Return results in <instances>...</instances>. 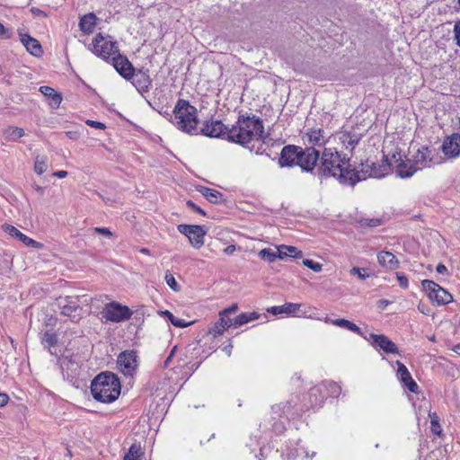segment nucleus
<instances>
[{
  "label": "nucleus",
  "instance_id": "nucleus-1",
  "mask_svg": "<svg viewBox=\"0 0 460 460\" xmlns=\"http://www.w3.org/2000/svg\"><path fill=\"white\" fill-rule=\"evenodd\" d=\"M325 177H334L342 184L355 185L361 179L357 172L349 169V160L341 158L340 153L332 148H324L319 167Z\"/></svg>",
  "mask_w": 460,
  "mask_h": 460
},
{
  "label": "nucleus",
  "instance_id": "nucleus-2",
  "mask_svg": "<svg viewBox=\"0 0 460 460\" xmlns=\"http://www.w3.org/2000/svg\"><path fill=\"white\" fill-rule=\"evenodd\" d=\"M263 122L256 116L240 115L234 125L228 128L226 139L229 142L245 146L252 141L262 138Z\"/></svg>",
  "mask_w": 460,
  "mask_h": 460
},
{
  "label": "nucleus",
  "instance_id": "nucleus-3",
  "mask_svg": "<svg viewBox=\"0 0 460 460\" xmlns=\"http://www.w3.org/2000/svg\"><path fill=\"white\" fill-rule=\"evenodd\" d=\"M121 385L118 376L111 372L99 374L91 384L93 397L101 402H114L120 394Z\"/></svg>",
  "mask_w": 460,
  "mask_h": 460
},
{
  "label": "nucleus",
  "instance_id": "nucleus-4",
  "mask_svg": "<svg viewBox=\"0 0 460 460\" xmlns=\"http://www.w3.org/2000/svg\"><path fill=\"white\" fill-rule=\"evenodd\" d=\"M173 116L170 117L172 123L181 131L194 135L197 134L198 111L188 101L179 99L172 111Z\"/></svg>",
  "mask_w": 460,
  "mask_h": 460
},
{
  "label": "nucleus",
  "instance_id": "nucleus-5",
  "mask_svg": "<svg viewBox=\"0 0 460 460\" xmlns=\"http://www.w3.org/2000/svg\"><path fill=\"white\" fill-rule=\"evenodd\" d=\"M91 50L98 58L109 61L119 51L118 42L110 35L98 33L89 45Z\"/></svg>",
  "mask_w": 460,
  "mask_h": 460
},
{
  "label": "nucleus",
  "instance_id": "nucleus-6",
  "mask_svg": "<svg viewBox=\"0 0 460 460\" xmlns=\"http://www.w3.org/2000/svg\"><path fill=\"white\" fill-rule=\"evenodd\" d=\"M421 285L429 298L436 302L438 305H447L453 301V296L436 282L424 279Z\"/></svg>",
  "mask_w": 460,
  "mask_h": 460
},
{
  "label": "nucleus",
  "instance_id": "nucleus-7",
  "mask_svg": "<svg viewBox=\"0 0 460 460\" xmlns=\"http://www.w3.org/2000/svg\"><path fill=\"white\" fill-rule=\"evenodd\" d=\"M102 314L108 322L121 323L128 320L133 313L127 305L113 301L105 305Z\"/></svg>",
  "mask_w": 460,
  "mask_h": 460
},
{
  "label": "nucleus",
  "instance_id": "nucleus-8",
  "mask_svg": "<svg viewBox=\"0 0 460 460\" xmlns=\"http://www.w3.org/2000/svg\"><path fill=\"white\" fill-rule=\"evenodd\" d=\"M178 231L186 235L191 245L199 249L204 244L207 229L203 226L181 224L177 226Z\"/></svg>",
  "mask_w": 460,
  "mask_h": 460
},
{
  "label": "nucleus",
  "instance_id": "nucleus-9",
  "mask_svg": "<svg viewBox=\"0 0 460 460\" xmlns=\"http://www.w3.org/2000/svg\"><path fill=\"white\" fill-rule=\"evenodd\" d=\"M137 358V354L134 350H125L121 352L117 360L119 369L123 375L132 376L138 367Z\"/></svg>",
  "mask_w": 460,
  "mask_h": 460
},
{
  "label": "nucleus",
  "instance_id": "nucleus-10",
  "mask_svg": "<svg viewBox=\"0 0 460 460\" xmlns=\"http://www.w3.org/2000/svg\"><path fill=\"white\" fill-rule=\"evenodd\" d=\"M297 165L303 171L313 172L319 159L320 153L314 147H300Z\"/></svg>",
  "mask_w": 460,
  "mask_h": 460
},
{
  "label": "nucleus",
  "instance_id": "nucleus-11",
  "mask_svg": "<svg viewBox=\"0 0 460 460\" xmlns=\"http://www.w3.org/2000/svg\"><path fill=\"white\" fill-rule=\"evenodd\" d=\"M61 314L69 317L73 322L80 318L81 307L78 304V296H66L59 300Z\"/></svg>",
  "mask_w": 460,
  "mask_h": 460
},
{
  "label": "nucleus",
  "instance_id": "nucleus-12",
  "mask_svg": "<svg viewBox=\"0 0 460 460\" xmlns=\"http://www.w3.org/2000/svg\"><path fill=\"white\" fill-rule=\"evenodd\" d=\"M113 67L125 79L130 80L134 75V66L126 56L119 53V50L111 59Z\"/></svg>",
  "mask_w": 460,
  "mask_h": 460
},
{
  "label": "nucleus",
  "instance_id": "nucleus-13",
  "mask_svg": "<svg viewBox=\"0 0 460 460\" xmlns=\"http://www.w3.org/2000/svg\"><path fill=\"white\" fill-rule=\"evenodd\" d=\"M339 140L346 149L353 150L363 137L359 128L343 129L339 134Z\"/></svg>",
  "mask_w": 460,
  "mask_h": 460
},
{
  "label": "nucleus",
  "instance_id": "nucleus-14",
  "mask_svg": "<svg viewBox=\"0 0 460 460\" xmlns=\"http://www.w3.org/2000/svg\"><path fill=\"white\" fill-rule=\"evenodd\" d=\"M393 161L394 163H398L395 168V173L398 177L409 178L416 172L415 167L412 165L411 159L402 160L400 154L398 155V158L397 155L394 154L389 159L390 165L393 164Z\"/></svg>",
  "mask_w": 460,
  "mask_h": 460
},
{
  "label": "nucleus",
  "instance_id": "nucleus-15",
  "mask_svg": "<svg viewBox=\"0 0 460 460\" xmlns=\"http://www.w3.org/2000/svg\"><path fill=\"white\" fill-rule=\"evenodd\" d=\"M228 128L225 126L220 120L206 121L201 128V133L209 137H221L226 136Z\"/></svg>",
  "mask_w": 460,
  "mask_h": 460
},
{
  "label": "nucleus",
  "instance_id": "nucleus-16",
  "mask_svg": "<svg viewBox=\"0 0 460 460\" xmlns=\"http://www.w3.org/2000/svg\"><path fill=\"white\" fill-rule=\"evenodd\" d=\"M300 146H286L282 148L279 163L281 167L297 165Z\"/></svg>",
  "mask_w": 460,
  "mask_h": 460
},
{
  "label": "nucleus",
  "instance_id": "nucleus-17",
  "mask_svg": "<svg viewBox=\"0 0 460 460\" xmlns=\"http://www.w3.org/2000/svg\"><path fill=\"white\" fill-rule=\"evenodd\" d=\"M442 151L447 157H456L460 155V135L454 133L447 137L442 145Z\"/></svg>",
  "mask_w": 460,
  "mask_h": 460
},
{
  "label": "nucleus",
  "instance_id": "nucleus-18",
  "mask_svg": "<svg viewBox=\"0 0 460 460\" xmlns=\"http://www.w3.org/2000/svg\"><path fill=\"white\" fill-rule=\"evenodd\" d=\"M396 365L398 367L397 369V377L403 384L407 389L414 394L418 393L419 386L417 383L412 379L409 370L401 361L397 360Z\"/></svg>",
  "mask_w": 460,
  "mask_h": 460
},
{
  "label": "nucleus",
  "instance_id": "nucleus-19",
  "mask_svg": "<svg viewBox=\"0 0 460 460\" xmlns=\"http://www.w3.org/2000/svg\"><path fill=\"white\" fill-rule=\"evenodd\" d=\"M372 339V345L376 348H379L385 353H398V348L396 344L392 341L388 337L383 334H370Z\"/></svg>",
  "mask_w": 460,
  "mask_h": 460
},
{
  "label": "nucleus",
  "instance_id": "nucleus-20",
  "mask_svg": "<svg viewBox=\"0 0 460 460\" xmlns=\"http://www.w3.org/2000/svg\"><path fill=\"white\" fill-rule=\"evenodd\" d=\"M3 228L5 233L11 235L13 238L20 240L22 243H24L28 247L32 248H40L42 246L39 242L31 239V237L22 234L20 230H18L15 226L12 225H4Z\"/></svg>",
  "mask_w": 460,
  "mask_h": 460
},
{
  "label": "nucleus",
  "instance_id": "nucleus-21",
  "mask_svg": "<svg viewBox=\"0 0 460 460\" xmlns=\"http://www.w3.org/2000/svg\"><path fill=\"white\" fill-rule=\"evenodd\" d=\"M133 85L139 93L148 92L151 86V79L147 71L138 70L134 71V75L131 77Z\"/></svg>",
  "mask_w": 460,
  "mask_h": 460
},
{
  "label": "nucleus",
  "instance_id": "nucleus-22",
  "mask_svg": "<svg viewBox=\"0 0 460 460\" xmlns=\"http://www.w3.org/2000/svg\"><path fill=\"white\" fill-rule=\"evenodd\" d=\"M411 162L412 165L415 167L416 172L429 166V163L431 162L430 151L424 147L418 149L417 152L413 155Z\"/></svg>",
  "mask_w": 460,
  "mask_h": 460
},
{
  "label": "nucleus",
  "instance_id": "nucleus-23",
  "mask_svg": "<svg viewBox=\"0 0 460 460\" xmlns=\"http://www.w3.org/2000/svg\"><path fill=\"white\" fill-rule=\"evenodd\" d=\"M20 40L26 49L33 56L40 57L42 54V48L39 40L26 33H20Z\"/></svg>",
  "mask_w": 460,
  "mask_h": 460
},
{
  "label": "nucleus",
  "instance_id": "nucleus-24",
  "mask_svg": "<svg viewBox=\"0 0 460 460\" xmlns=\"http://www.w3.org/2000/svg\"><path fill=\"white\" fill-rule=\"evenodd\" d=\"M377 261L379 264L390 270H396L399 267V261L390 252L382 251L377 254Z\"/></svg>",
  "mask_w": 460,
  "mask_h": 460
},
{
  "label": "nucleus",
  "instance_id": "nucleus-25",
  "mask_svg": "<svg viewBox=\"0 0 460 460\" xmlns=\"http://www.w3.org/2000/svg\"><path fill=\"white\" fill-rule=\"evenodd\" d=\"M310 408L321 407L323 403L325 394H323V388L320 385L313 387L309 394Z\"/></svg>",
  "mask_w": 460,
  "mask_h": 460
},
{
  "label": "nucleus",
  "instance_id": "nucleus-26",
  "mask_svg": "<svg viewBox=\"0 0 460 460\" xmlns=\"http://www.w3.org/2000/svg\"><path fill=\"white\" fill-rule=\"evenodd\" d=\"M305 137H307L308 142L313 146H321L327 141L325 133L322 128L310 129L305 134Z\"/></svg>",
  "mask_w": 460,
  "mask_h": 460
},
{
  "label": "nucleus",
  "instance_id": "nucleus-27",
  "mask_svg": "<svg viewBox=\"0 0 460 460\" xmlns=\"http://www.w3.org/2000/svg\"><path fill=\"white\" fill-rule=\"evenodd\" d=\"M40 92L44 96L49 98V100H50L49 105L52 108L57 109L59 107L61 101H62V96L60 93H57L52 87L41 86L40 88Z\"/></svg>",
  "mask_w": 460,
  "mask_h": 460
},
{
  "label": "nucleus",
  "instance_id": "nucleus-28",
  "mask_svg": "<svg viewBox=\"0 0 460 460\" xmlns=\"http://www.w3.org/2000/svg\"><path fill=\"white\" fill-rule=\"evenodd\" d=\"M232 325V319L226 318L222 315H219V320L215 323L213 327H211L208 331L209 334H212L214 337L223 334V332Z\"/></svg>",
  "mask_w": 460,
  "mask_h": 460
},
{
  "label": "nucleus",
  "instance_id": "nucleus-29",
  "mask_svg": "<svg viewBox=\"0 0 460 460\" xmlns=\"http://www.w3.org/2000/svg\"><path fill=\"white\" fill-rule=\"evenodd\" d=\"M4 137L6 141L15 142L25 135L22 128L9 126L3 132Z\"/></svg>",
  "mask_w": 460,
  "mask_h": 460
},
{
  "label": "nucleus",
  "instance_id": "nucleus-30",
  "mask_svg": "<svg viewBox=\"0 0 460 460\" xmlns=\"http://www.w3.org/2000/svg\"><path fill=\"white\" fill-rule=\"evenodd\" d=\"M325 322L331 323L332 324H333L335 326H339V327L349 330L358 335H362L360 328L358 327L354 323H352L349 320L342 319V318L331 320V319L326 318Z\"/></svg>",
  "mask_w": 460,
  "mask_h": 460
},
{
  "label": "nucleus",
  "instance_id": "nucleus-31",
  "mask_svg": "<svg viewBox=\"0 0 460 460\" xmlns=\"http://www.w3.org/2000/svg\"><path fill=\"white\" fill-rule=\"evenodd\" d=\"M259 318V314L256 312L252 313H242L234 319L232 320V325L234 328H238L245 323H248L252 321L257 320Z\"/></svg>",
  "mask_w": 460,
  "mask_h": 460
},
{
  "label": "nucleus",
  "instance_id": "nucleus-32",
  "mask_svg": "<svg viewBox=\"0 0 460 460\" xmlns=\"http://www.w3.org/2000/svg\"><path fill=\"white\" fill-rule=\"evenodd\" d=\"M278 256L280 260L287 257L300 258L302 257V252L294 246L280 245L278 247Z\"/></svg>",
  "mask_w": 460,
  "mask_h": 460
},
{
  "label": "nucleus",
  "instance_id": "nucleus-33",
  "mask_svg": "<svg viewBox=\"0 0 460 460\" xmlns=\"http://www.w3.org/2000/svg\"><path fill=\"white\" fill-rule=\"evenodd\" d=\"M96 17L93 13L84 15L79 22V26L82 31L85 33H91L95 27Z\"/></svg>",
  "mask_w": 460,
  "mask_h": 460
},
{
  "label": "nucleus",
  "instance_id": "nucleus-34",
  "mask_svg": "<svg viewBox=\"0 0 460 460\" xmlns=\"http://www.w3.org/2000/svg\"><path fill=\"white\" fill-rule=\"evenodd\" d=\"M160 314L166 317L173 326L179 328L188 327L194 323V321L186 322L183 319L177 318L168 310L161 311Z\"/></svg>",
  "mask_w": 460,
  "mask_h": 460
},
{
  "label": "nucleus",
  "instance_id": "nucleus-35",
  "mask_svg": "<svg viewBox=\"0 0 460 460\" xmlns=\"http://www.w3.org/2000/svg\"><path fill=\"white\" fill-rule=\"evenodd\" d=\"M323 391H326L332 397H338L341 392V386L332 381H326L321 385Z\"/></svg>",
  "mask_w": 460,
  "mask_h": 460
},
{
  "label": "nucleus",
  "instance_id": "nucleus-36",
  "mask_svg": "<svg viewBox=\"0 0 460 460\" xmlns=\"http://www.w3.org/2000/svg\"><path fill=\"white\" fill-rule=\"evenodd\" d=\"M200 192L208 201L213 203H217L222 198V194L218 190L208 187H202Z\"/></svg>",
  "mask_w": 460,
  "mask_h": 460
},
{
  "label": "nucleus",
  "instance_id": "nucleus-37",
  "mask_svg": "<svg viewBox=\"0 0 460 460\" xmlns=\"http://www.w3.org/2000/svg\"><path fill=\"white\" fill-rule=\"evenodd\" d=\"M259 256L268 262H274L279 259L278 249L264 248L259 252Z\"/></svg>",
  "mask_w": 460,
  "mask_h": 460
},
{
  "label": "nucleus",
  "instance_id": "nucleus-38",
  "mask_svg": "<svg viewBox=\"0 0 460 460\" xmlns=\"http://www.w3.org/2000/svg\"><path fill=\"white\" fill-rule=\"evenodd\" d=\"M430 424H431V431L432 433L441 436L442 435V428L439 424L438 417L436 413H430Z\"/></svg>",
  "mask_w": 460,
  "mask_h": 460
},
{
  "label": "nucleus",
  "instance_id": "nucleus-39",
  "mask_svg": "<svg viewBox=\"0 0 460 460\" xmlns=\"http://www.w3.org/2000/svg\"><path fill=\"white\" fill-rule=\"evenodd\" d=\"M48 164L45 157H37L34 164V171L38 174H42L47 171Z\"/></svg>",
  "mask_w": 460,
  "mask_h": 460
},
{
  "label": "nucleus",
  "instance_id": "nucleus-40",
  "mask_svg": "<svg viewBox=\"0 0 460 460\" xmlns=\"http://www.w3.org/2000/svg\"><path fill=\"white\" fill-rule=\"evenodd\" d=\"M301 305L296 303H286L281 305L282 314H295L299 310Z\"/></svg>",
  "mask_w": 460,
  "mask_h": 460
},
{
  "label": "nucleus",
  "instance_id": "nucleus-41",
  "mask_svg": "<svg viewBox=\"0 0 460 460\" xmlns=\"http://www.w3.org/2000/svg\"><path fill=\"white\" fill-rule=\"evenodd\" d=\"M140 447L137 445H132L128 452L125 455L124 460H139Z\"/></svg>",
  "mask_w": 460,
  "mask_h": 460
},
{
  "label": "nucleus",
  "instance_id": "nucleus-42",
  "mask_svg": "<svg viewBox=\"0 0 460 460\" xmlns=\"http://www.w3.org/2000/svg\"><path fill=\"white\" fill-rule=\"evenodd\" d=\"M43 342L47 344L49 348L54 347L58 342V336L53 332H46L43 336Z\"/></svg>",
  "mask_w": 460,
  "mask_h": 460
},
{
  "label": "nucleus",
  "instance_id": "nucleus-43",
  "mask_svg": "<svg viewBox=\"0 0 460 460\" xmlns=\"http://www.w3.org/2000/svg\"><path fill=\"white\" fill-rule=\"evenodd\" d=\"M303 265L314 270V272H321L323 270V265L321 263L310 259L303 260Z\"/></svg>",
  "mask_w": 460,
  "mask_h": 460
},
{
  "label": "nucleus",
  "instance_id": "nucleus-44",
  "mask_svg": "<svg viewBox=\"0 0 460 460\" xmlns=\"http://www.w3.org/2000/svg\"><path fill=\"white\" fill-rule=\"evenodd\" d=\"M165 281L167 283V285L173 290V291H179L180 290V286L178 285L175 278L173 277L172 274L167 272L165 274Z\"/></svg>",
  "mask_w": 460,
  "mask_h": 460
},
{
  "label": "nucleus",
  "instance_id": "nucleus-45",
  "mask_svg": "<svg viewBox=\"0 0 460 460\" xmlns=\"http://www.w3.org/2000/svg\"><path fill=\"white\" fill-rule=\"evenodd\" d=\"M349 272L351 275L358 276L360 279H366L369 277V275L366 273V270L363 268L353 267Z\"/></svg>",
  "mask_w": 460,
  "mask_h": 460
},
{
  "label": "nucleus",
  "instance_id": "nucleus-46",
  "mask_svg": "<svg viewBox=\"0 0 460 460\" xmlns=\"http://www.w3.org/2000/svg\"><path fill=\"white\" fill-rule=\"evenodd\" d=\"M290 408H291L290 402H287L286 403H280V404L274 405L272 407V410L275 413H278L279 411L287 413L289 411Z\"/></svg>",
  "mask_w": 460,
  "mask_h": 460
},
{
  "label": "nucleus",
  "instance_id": "nucleus-47",
  "mask_svg": "<svg viewBox=\"0 0 460 460\" xmlns=\"http://www.w3.org/2000/svg\"><path fill=\"white\" fill-rule=\"evenodd\" d=\"M62 367H66V369H71L72 372H75L78 368V364L72 359H64L61 363Z\"/></svg>",
  "mask_w": 460,
  "mask_h": 460
},
{
  "label": "nucleus",
  "instance_id": "nucleus-48",
  "mask_svg": "<svg viewBox=\"0 0 460 460\" xmlns=\"http://www.w3.org/2000/svg\"><path fill=\"white\" fill-rule=\"evenodd\" d=\"M396 277H397L400 287L402 288H407L409 286L407 277L403 273H401V272H397Z\"/></svg>",
  "mask_w": 460,
  "mask_h": 460
},
{
  "label": "nucleus",
  "instance_id": "nucleus-49",
  "mask_svg": "<svg viewBox=\"0 0 460 460\" xmlns=\"http://www.w3.org/2000/svg\"><path fill=\"white\" fill-rule=\"evenodd\" d=\"M238 305L237 304H233L231 306L225 308L223 311L219 313V315L226 317L230 314H234L237 311Z\"/></svg>",
  "mask_w": 460,
  "mask_h": 460
},
{
  "label": "nucleus",
  "instance_id": "nucleus-50",
  "mask_svg": "<svg viewBox=\"0 0 460 460\" xmlns=\"http://www.w3.org/2000/svg\"><path fill=\"white\" fill-rule=\"evenodd\" d=\"M186 204H187L188 208H191V209H193V210H195V211L199 212V214H201V215H203V216H205V215H206L205 211H204L203 209H201L199 207H198V206H197L194 202H192L191 200H188Z\"/></svg>",
  "mask_w": 460,
  "mask_h": 460
},
{
  "label": "nucleus",
  "instance_id": "nucleus-51",
  "mask_svg": "<svg viewBox=\"0 0 460 460\" xmlns=\"http://www.w3.org/2000/svg\"><path fill=\"white\" fill-rule=\"evenodd\" d=\"M93 230L95 233H98V234H103V235H106L109 237L112 235V233L107 227H95Z\"/></svg>",
  "mask_w": 460,
  "mask_h": 460
},
{
  "label": "nucleus",
  "instance_id": "nucleus-52",
  "mask_svg": "<svg viewBox=\"0 0 460 460\" xmlns=\"http://www.w3.org/2000/svg\"><path fill=\"white\" fill-rule=\"evenodd\" d=\"M456 44L460 47V22H456L454 27Z\"/></svg>",
  "mask_w": 460,
  "mask_h": 460
},
{
  "label": "nucleus",
  "instance_id": "nucleus-53",
  "mask_svg": "<svg viewBox=\"0 0 460 460\" xmlns=\"http://www.w3.org/2000/svg\"><path fill=\"white\" fill-rule=\"evenodd\" d=\"M89 126L93 127V128H99V129H104L106 128V126L102 123V122H99V121H94V120H87L86 122Z\"/></svg>",
  "mask_w": 460,
  "mask_h": 460
},
{
  "label": "nucleus",
  "instance_id": "nucleus-54",
  "mask_svg": "<svg viewBox=\"0 0 460 460\" xmlns=\"http://www.w3.org/2000/svg\"><path fill=\"white\" fill-rule=\"evenodd\" d=\"M268 312L271 313L272 314H282L281 305L279 306H272L270 309H268Z\"/></svg>",
  "mask_w": 460,
  "mask_h": 460
},
{
  "label": "nucleus",
  "instance_id": "nucleus-55",
  "mask_svg": "<svg viewBox=\"0 0 460 460\" xmlns=\"http://www.w3.org/2000/svg\"><path fill=\"white\" fill-rule=\"evenodd\" d=\"M436 270L438 274H445L447 272V267L442 263L438 264Z\"/></svg>",
  "mask_w": 460,
  "mask_h": 460
},
{
  "label": "nucleus",
  "instance_id": "nucleus-56",
  "mask_svg": "<svg viewBox=\"0 0 460 460\" xmlns=\"http://www.w3.org/2000/svg\"><path fill=\"white\" fill-rule=\"evenodd\" d=\"M10 36L7 34V30L5 27L0 22V38L8 39Z\"/></svg>",
  "mask_w": 460,
  "mask_h": 460
},
{
  "label": "nucleus",
  "instance_id": "nucleus-57",
  "mask_svg": "<svg viewBox=\"0 0 460 460\" xmlns=\"http://www.w3.org/2000/svg\"><path fill=\"white\" fill-rule=\"evenodd\" d=\"M9 397L5 394L0 393V407L5 405L8 402Z\"/></svg>",
  "mask_w": 460,
  "mask_h": 460
},
{
  "label": "nucleus",
  "instance_id": "nucleus-58",
  "mask_svg": "<svg viewBox=\"0 0 460 460\" xmlns=\"http://www.w3.org/2000/svg\"><path fill=\"white\" fill-rule=\"evenodd\" d=\"M235 250H236L235 245L231 244V245L226 246L224 249V252L226 254H232V253H234L235 252Z\"/></svg>",
  "mask_w": 460,
  "mask_h": 460
},
{
  "label": "nucleus",
  "instance_id": "nucleus-59",
  "mask_svg": "<svg viewBox=\"0 0 460 460\" xmlns=\"http://www.w3.org/2000/svg\"><path fill=\"white\" fill-rule=\"evenodd\" d=\"M67 174H68L67 172L66 171H63V170L62 171H57V172H55L53 173L54 176H56L58 178H60V179L66 177Z\"/></svg>",
  "mask_w": 460,
  "mask_h": 460
},
{
  "label": "nucleus",
  "instance_id": "nucleus-60",
  "mask_svg": "<svg viewBox=\"0 0 460 460\" xmlns=\"http://www.w3.org/2000/svg\"><path fill=\"white\" fill-rule=\"evenodd\" d=\"M175 349H176V347H174L172 350H171V353L170 355L167 357V358L165 359L164 361V367H168L169 364H170V361H171V358L173 356L174 352H175Z\"/></svg>",
  "mask_w": 460,
  "mask_h": 460
},
{
  "label": "nucleus",
  "instance_id": "nucleus-61",
  "mask_svg": "<svg viewBox=\"0 0 460 460\" xmlns=\"http://www.w3.org/2000/svg\"><path fill=\"white\" fill-rule=\"evenodd\" d=\"M380 224H381L380 219H370V220H368V223H367V225L370 226H377Z\"/></svg>",
  "mask_w": 460,
  "mask_h": 460
},
{
  "label": "nucleus",
  "instance_id": "nucleus-62",
  "mask_svg": "<svg viewBox=\"0 0 460 460\" xmlns=\"http://www.w3.org/2000/svg\"><path fill=\"white\" fill-rule=\"evenodd\" d=\"M232 348H233V346H232L231 344H229V345H227V346H226V347L224 348V351H225L228 356H230V355H231V352H232Z\"/></svg>",
  "mask_w": 460,
  "mask_h": 460
},
{
  "label": "nucleus",
  "instance_id": "nucleus-63",
  "mask_svg": "<svg viewBox=\"0 0 460 460\" xmlns=\"http://www.w3.org/2000/svg\"><path fill=\"white\" fill-rule=\"evenodd\" d=\"M453 351L456 352V354L460 355V344H456L453 347Z\"/></svg>",
  "mask_w": 460,
  "mask_h": 460
},
{
  "label": "nucleus",
  "instance_id": "nucleus-64",
  "mask_svg": "<svg viewBox=\"0 0 460 460\" xmlns=\"http://www.w3.org/2000/svg\"><path fill=\"white\" fill-rule=\"evenodd\" d=\"M379 303L383 305V306H386L388 305V301L387 300H380Z\"/></svg>",
  "mask_w": 460,
  "mask_h": 460
}]
</instances>
